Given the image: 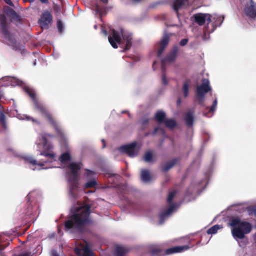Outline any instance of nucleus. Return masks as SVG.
I'll list each match as a JSON object with an SVG mask.
<instances>
[{
    "label": "nucleus",
    "mask_w": 256,
    "mask_h": 256,
    "mask_svg": "<svg viewBox=\"0 0 256 256\" xmlns=\"http://www.w3.org/2000/svg\"><path fill=\"white\" fill-rule=\"evenodd\" d=\"M71 211L73 215L66 222V230L72 234L86 230L92 223L90 218V208L88 206H80L74 207Z\"/></svg>",
    "instance_id": "f257e3e1"
},
{
    "label": "nucleus",
    "mask_w": 256,
    "mask_h": 256,
    "mask_svg": "<svg viewBox=\"0 0 256 256\" xmlns=\"http://www.w3.org/2000/svg\"><path fill=\"white\" fill-rule=\"evenodd\" d=\"M14 156L24 160V162L30 164V168L33 170L48 169L54 168L52 166H47L48 164H52L56 161L55 155L54 154H48L41 152L40 154L44 156L47 159L43 161H37L32 157L24 154H19L14 150H12Z\"/></svg>",
    "instance_id": "f03ea898"
},
{
    "label": "nucleus",
    "mask_w": 256,
    "mask_h": 256,
    "mask_svg": "<svg viewBox=\"0 0 256 256\" xmlns=\"http://www.w3.org/2000/svg\"><path fill=\"white\" fill-rule=\"evenodd\" d=\"M230 226L232 228V235L237 241L238 239H244L245 235L250 233L252 230V226L250 223L242 221L239 218L232 219Z\"/></svg>",
    "instance_id": "7ed1b4c3"
},
{
    "label": "nucleus",
    "mask_w": 256,
    "mask_h": 256,
    "mask_svg": "<svg viewBox=\"0 0 256 256\" xmlns=\"http://www.w3.org/2000/svg\"><path fill=\"white\" fill-rule=\"evenodd\" d=\"M82 168L80 163H71L68 167L66 176L70 185V194L74 198H76V191L78 186V172Z\"/></svg>",
    "instance_id": "20e7f679"
},
{
    "label": "nucleus",
    "mask_w": 256,
    "mask_h": 256,
    "mask_svg": "<svg viewBox=\"0 0 256 256\" xmlns=\"http://www.w3.org/2000/svg\"><path fill=\"white\" fill-rule=\"evenodd\" d=\"M25 90L33 100L36 110L40 112L44 116H45L48 120L54 126L58 133L60 134L62 138L64 139V134L60 128L58 126L56 122L54 121L50 114L48 112L44 106L40 103L36 99L34 90L28 87L25 88Z\"/></svg>",
    "instance_id": "39448f33"
},
{
    "label": "nucleus",
    "mask_w": 256,
    "mask_h": 256,
    "mask_svg": "<svg viewBox=\"0 0 256 256\" xmlns=\"http://www.w3.org/2000/svg\"><path fill=\"white\" fill-rule=\"evenodd\" d=\"M132 36L129 33H125L122 30L120 33L114 30H112L108 37V41L114 48H117L118 46L122 43L126 44V50H129L132 45Z\"/></svg>",
    "instance_id": "423d86ee"
},
{
    "label": "nucleus",
    "mask_w": 256,
    "mask_h": 256,
    "mask_svg": "<svg viewBox=\"0 0 256 256\" xmlns=\"http://www.w3.org/2000/svg\"><path fill=\"white\" fill-rule=\"evenodd\" d=\"M0 30L2 33L8 45L12 46L14 50H18V46L15 36L11 34L8 30L6 22V18L5 16H0Z\"/></svg>",
    "instance_id": "0eeeda50"
},
{
    "label": "nucleus",
    "mask_w": 256,
    "mask_h": 256,
    "mask_svg": "<svg viewBox=\"0 0 256 256\" xmlns=\"http://www.w3.org/2000/svg\"><path fill=\"white\" fill-rule=\"evenodd\" d=\"M211 90L212 88L208 79H204L202 84L197 86L196 100L202 106H204V102L205 95Z\"/></svg>",
    "instance_id": "6e6552de"
},
{
    "label": "nucleus",
    "mask_w": 256,
    "mask_h": 256,
    "mask_svg": "<svg viewBox=\"0 0 256 256\" xmlns=\"http://www.w3.org/2000/svg\"><path fill=\"white\" fill-rule=\"evenodd\" d=\"M52 137V136L50 134H40L36 142V150L38 152H41L42 150H50L54 148V146L48 143L47 140V138Z\"/></svg>",
    "instance_id": "1a4fd4ad"
},
{
    "label": "nucleus",
    "mask_w": 256,
    "mask_h": 256,
    "mask_svg": "<svg viewBox=\"0 0 256 256\" xmlns=\"http://www.w3.org/2000/svg\"><path fill=\"white\" fill-rule=\"evenodd\" d=\"M244 6V11L246 16L250 18H256V3L253 0H242Z\"/></svg>",
    "instance_id": "9d476101"
},
{
    "label": "nucleus",
    "mask_w": 256,
    "mask_h": 256,
    "mask_svg": "<svg viewBox=\"0 0 256 256\" xmlns=\"http://www.w3.org/2000/svg\"><path fill=\"white\" fill-rule=\"evenodd\" d=\"M136 142L123 146L118 148L120 152L128 154L130 158L136 156L138 152V148L136 147Z\"/></svg>",
    "instance_id": "9b49d317"
},
{
    "label": "nucleus",
    "mask_w": 256,
    "mask_h": 256,
    "mask_svg": "<svg viewBox=\"0 0 256 256\" xmlns=\"http://www.w3.org/2000/svg\"><path fill=\"white\" fill-rule=\"evenodd\" d=\"M52 20V16L50 12L46 10L43 13L39 22L42 29H48Z\"/></svg>",
    "instance_id": "f8f14e48"
},
{
    "label": "nucleus",
    "mask_w": 256,
    "mask_h": 256,
    "mask_svg": "<svg viewBox=\"0 0 256 256\" xmlns=\"http://www.w3.org/2000/svg\"><path fill=\"white\" fill-rule=\"evenodd\" d=\"M195 22L200 26H203L206 22L208 24L212 22L211 14L199 13L194 16Z\"/></svg>",
    "instance_id": "ddd939ff"
},
{
    "label": "nucleus",
    "mask_w": 256,
    "mask_h": 256,
    "mask_svg": "<svg viewBox=\"0 0 256 256\" xmlns=\"http://www.w3.org/2000/svg\"><path fill=\"white\" fill-rule=\"evenodd\" d=\"M177 209V206L176 204H174L170 206L168 210L162 212L160 216V224H162L172 214L175 212Z\"/></svg>",
    "instance_id": "4468645a"
},
{
    "label": "nucleus",
    "mask_w": 256,
    "mask_h": 256,
    "mask_svg": "<svg viewBox=\"0 0 256 256\" xmlns=\"http://www.w3.org/2000/svg\"><path fill=\"white\" fill-rule=\"evenodd\" d=\"M211 16L213 28L210 32L206 30V33L210 34L213 32L218 26H222L224 18L223 16H218L216 14L211 15Z\"/></svg>",
    "instance_id": "2eb2a0df"
},
{
    "label": "nucleus",
    "mask_w": 256,
    "mask_h": 256,
    "mask_svg": "<svg viewBox=\"0 0 256 256\" xmlns=\"http://www.w3.org/2000/svg\"><path fill=\"white\" fill-rule=\"evenodd\" d=\"M76 253L80 256H94V252L90 250L88 246L82 245L75 248Z\"/></svg>",
    "instance_id": "dca6fc26"
},
{
    "label": "nucleus",
    "mask_w": 256,
    "mask_h": 256,
    "mask_svg": "<svg viewBox=\"0 0 256 256\" xmlns=\"http://www.w3.org/2000/svg\"><path fill=\"white\" fill-rule=\"evenodd\" d=\"M193 0H174L173 3V8L178 16V11L183 7L189 5Z\"/></svg>",
    "instance_id": "f3484780"
},
{
    "label": "nucleus",
    "mask_w": 256,
    "mask_h": 256,
    "mask_svg": "<svg viewBox=\"0 0 256 256\" xmlns=\"http://www.w3.org/2000/svg\"><path fill=\"white\" fill-rule=\"evenodd\" d=\"M170 40V36L168 34H164L163 36V38L160 42V45H159V48L158 50V57H160L164 50L166 48Z\"/></svg>",
    "instance_id": "a211bd4d"
},
{
    "label": "nucleus",
    "mask_w": 256,
    "mask_h": 256,
    "mask_svg": "<svg viewBox=\"0 0 256 256\" xmlns=\"http://www.w3.org/2000/svg\"><path fill=\"white\" fill-rule=\"evenodd\" d=\"M189 248H190L188 246H175L166 250V254L170 255L173 254L180 253L185 252Z\"/></svg>",
    "instance_id": "6ab92c4d"
},
{
    "label": "nucleus",
    "mask_w": 256,
    "mask_h": 256,
    "mask_svg": "<svg viewBox=\"0 0 256 256\" xmlns=\"http://www.w3.org/2000/svg\"><path fill=\"white\" fill-rule=\"evenodd\" d=\"M179 48L178 46L174 47L173 50L166 60H162V64L166 62H172L175 60L178 56Z\"/></svg>",
    "instance_id": "aec40b11"
},
{
    "label": "nucleus",
    "mask_w": 256,
    "mask_h": 256,
    "mask_svg": "<svg viewBox=\"0 0 256 256\" xmlns=\"http://www.w3.org/2000/svg\"><path fill=\"white\" fill-rule=\"evenodd\" d=\"M28 198L30 204L34 202H39L42 200L41 194L36 191L30 192L28 196Z\"/></svg>",
    "instance_id": "412c9836"
},
{
    "label": "nucleus",
    "mask_w": 256,
    "mask_h": 256,
    "mask_svg": "<svg viewBox=\"0 0 256 256\" xmlns=\"http://www.w3.org/2000/svg\"><path fill=\"white\" fill-rule=\"evenodd\" d=\"M192 82L190 80H186L184 82L182 92L185 98H186L188 96L190 90L192 88Z\"/></svg>",
    "instance_id": "4be33fe9"
},
{
    "label": "nucleus",
    "mask_w": 256,
    "mask_h": 256,
    "mask_svg": "<svg viewBox=\"0 0 256 256\" xmlns=\"http://www.w3.org/2000/svg\"><path fill=\"white\" fill-rule=\"evenodd\" d=\"M194 114L193 112H188L186 116V122L188 127H191L193 125L194 120Z\"/></svg>",
    "instance_id": "5701e85b"
},
{
    "label": "nucleus",
    "mask_w": 256,
    "mask_h": 256,
    "mask_svg": "<svg viewBox=\"0 0 256 256\" xmlns=\"http://www.w3.org/2000/svg\"><path fill=\"white\" fill-rule=\"evenodd\" d=\"M128 251V250L126 248L117 246L115 248V256H124Z\"/></svg>",
    "instance_id": "b1692460"
},
{
    "label": "nucleus",
    "mask_w": 256,
    "mask_h": 256,
    "mask_svg": "<svg viewBox=\"0 0 256 256\" xmlns=\"http://www.w3.org/2000/svg\"><path fill=\"white\" fill-rule=\"evenodd\" d=\"M16 112L18 113V111L17 110H16ZM16 118L21 120H26L28 121H32L34 122H38V121L34 119V118L28 116V115H24V114H16Z\"/></svg>",
    "instance_id": "393cba45"
},
{
    "label": "nucleus",
    "mask_w": 256,
    "mask_h": 256,
    "mask_svg": "<svg viewBox=\"0 0 256 256\" xmlns=\"http://www.w3.org/2000/svg\"><path fill=\"white\" fill-rule=\"evenodd\" d=\"M71 159L70 154L69 152L62 154L60 157L59 160L62 164H66Z\"/></svg>",
    "instance_id": "a878e982"
},
{
    "label": "nucleus",
    "mask_w": 256,
    "mask_h": 256,
    "mask_svg": "<svg viewBox=\"0 0 256 256\" xmlns=\"http://www.w3.org/2000/svg\"><path fill=\"white\" fill-rule=\"evenodd\" d=\"M166 116V114L164 112L162 111L158 112L155 116V119L160 123H164L165 121L164 119Z\"/></svg>",
    "instance_id": "bb28decb"
},
{
    "label": "nucleus",
    "mask_w": 256,
    "mask_h": 256,
    "mask_svg": "<svg viewBox=\"0 0 256 256\" xmlns=\"http://www.w3.org/2000/svg\"><path fill=\"white\" fill-rule=\"evenodd\" d=\"M141 178L143 182H149L150 180V172L147 170H142L141 172Z\"/></svg>",
    "instance_id": "cd10ccee"
},
{
    "label": "nucleus",
    "mask_w": 256,
    "mask_h": 256,
    "mask_svg": "<svg viewBox=\"0 0 256 256\" xmlns=\"http://www.w3.org/2000/svg\"><path fill=\"white\" fill-rule=\"evenodd\" d=\"M6 12L8 16L12 17V18L16 19L18 20H20V18L18 16L14 10H12V8H7V10H6Z\"/></svg>",
    "instance_id": "c85d7f7f"
},
{
    "label": "nucleus",
    "mask_w": 256,
    "mask_h": 256,
    "mask_svg": "<svg viewBox=\"0 0 256 256\" xmlns=\"http://www.w3.org/2000/svg\"><path fill=\"white\" fill-rule=\"evenodd\" d=\"M176 160H174L168 162L162 168L163 172H166L168 171L176 164Z\"/></svg>",
    "instance_id": "c756f323"
},
{
    "label": "nucleus",
    "mask_w": 256,
    "mask_h": 256,
    "mask_svg": "<svg viewBox=\"0 0 256 256\" xmlns=\"http://www.w3.org/2000/svg\"><path fill=\"white\" fill-rule=\"evenodd\" d=\"M222 226L215 225L211 228H209L207 231V233L208 234H214L217 233L219 230L222 229Z\"/></svg>",
    "instance_id": "7c9ffc66"
},
{
    "label": "nucleus",
    "mask_w": 256,
    "mask_h": 256,
    "mask_svg": "<svg viewBox=\"0 0 256 256\" xmlns=\"http://www.w3.org/2000/svg\"><path fill=\"white\" fill-rule=\"evenodd\" d=\"M166 127L172 128L176 126V122L173 119H168L165 120L164 122Z\"/></svg>",
    "instance_id": "2f4dec72"
},
{
    "label": "nucleus",
    "mask_w": 256,
    "mask_h": 256,
    "mask_svg": "<svg viewBox=\"0 0 256 256\" xmlns=\"http://www.w3.org/2000/svg\"><path fill=\"white\" fill-rule=\"evenodd\" d=\"M88 180L89 181L85 184L84 186V188H94L96 186L97 183L96 178H92Z\"/></svg>",
    "instance_id": "473e14b6"
},
{
    "label": "nucleus",
    "mask_w": 256,
    "mask_h": 256,
    "mask_svg": "<svg viewBox=\"0 0 256 256\" xmlns=\"http://www.w3.org/2000/svg\"><path fill=\"white\" fill-rule=\"evenodd\" d=\"M162 250L156 246L152 247L151 254L152 256L159 255L162 252Z\"/></svg>",
    "instance_id": "72a5a7b5"
},
{
    "label": "nucleus",
    "mask_w": 256,
    "mask_h": 256,
    "mask_svg": "<svg viewBox=\"0 0 256 256\" xmlns=\"http://www.w3.org/2000/svg\"><path fill=\"white\" fill-rule=\"evenodd\" d=\"M152 154L151 152H148L145 154L144 160L146 162H151L152 160Z\"/></svg>",
    "instance_id": "f704fd0d"
},
{
    "label": "nucleus",
    "mask_w": 256,
    "mask_h": 256,
    "mask_svg": "<svg viewBox=\"0 0 256 256\" xmlns=\"http://www.w3.org/2000/svg\"><path fill=\"white\" fill-rule=\"evenodd\" d=\"M96 173L90 170H87L86 174V177L87 180H90L92 178H96Z\"/></svg>",
    "instance_id": "c9c22d12"
},
{
    "label": "nucleus",
    "mask_w": 256,
    "mask_h": 256,
    "mask_svg": "<svg viewBox=\"0 0 256 256\" xmlns=\"http://www.w3.org/2000/svg\"><path fill=\"white\" fill-rule=\"evenodd\" d=\"M176 191H172L170 192L168 197L167 201L169 204H171L173 201L174 198L176 196Z\"/></svg>",
    "instance_id": "e433bc0d"
},
{
    "label": "nucleus",
    "mask_w": 256,
    "mask_h": 256,
    "mask_svg": "<svg viewBox=\"0 0 256 256\" xmlns=\"http://www.w3.org/2000/svg\"><path fill=\"white\" fill-rule=\"evenodd\" d=\"M217 105H218V100L216 98L214 100L213 104H212V108H210V110H209V112L210 113H214L216 111Z\"/></svg>",
    "instance_id": "4c0bfd02"
},
{
    "label": "nucleus",
    "mask_w": 256,
    "mask_h": 256,
    "mask_svg": "<svg viewBox=\"0 0 256 256\" xmlns=\"http://www.w3.org/2000/svg\"><path fill=\"white\" fill-rule=\"evenodd\" d=\"M57 27L58 31L60 32H62L64 31V26L62 22L60 20H58L57 22Z\"/></svg>",
    "instance_id": "58836bf2"
},
{
    "label": "nucleus",
    "mask_w": 256,
    "mask_h": 256,
    "mask_svg": "<svg viewBox=\"0 0 256 256\" xmlns=\"http://www.w3.org/2000/svg\"><path fill=\"white\" fill-rule=\"evenodd\" d=\"M188 40L187 38H184V39L182 40L180 42V46H186L188 44Z\"/></svg>",
    "instance_id": "ea45409f"
},
{
    "label": "nucleus",
    "mask_w": 256,
    "mask_h": 256,
    "mask_svg": "<svg viewBox=\"0 0 256 256\" xmlns=\"http://www.w3.org/2000/svg\"><path fill=\"white\" fill-rule=\"evenodd\" d=\"M162 83L164 85H166L168 84V81L166 79L165 74H164L162 76Z\"/></svg>",
    "instance_id": "a19ab883"
},
{
    "label": "nucleus",
    "mask_w": 256,
    "mask_h": 256,
    "mask_svg": "<svg viewBox=\"0 0 256 256\" xmlns=\"http://www.w3.org/2000/svg\"><path fill=\"white\" fill-rule=\"evenodd\" d=\"M5 2L10 6L14 7V4L12 3L11 0H4Z\"/></svg>",
    "instance_id": "79ce46f5"
},
{
    "label": "nucleus",
    "mask_w": 256,
    "mask_h": 256,
    "mask_svg": "<svg viewBox=\"0 0 256 256\" xmlns=\"http://www.w3.org/2000/svg\"><path fill=\"white\" fill-rule=\"evenodd\" d=\"M52 256H60L55 250H52Z\"/></svg>",
    "instance_id": "37998d69"
},
{
    "label": "nucleus",
    "mask_w": 256,
    "mask_h": 256,
    "mask_svg": "<svg viewBox=\"0 0 256 256\" xmlns=\"http://www.w3.org/2000/svg\"><path fill=\"white\" fill-rule=\"evenodd\" d=\"M42 4H48V0H40Z\"/></svg>",
    "instance_id": "c03bdc74"
},
{
    "label": "nucleus",
    "mask_w": 256,
    "mask_h": 256,
    "mask_svg": "<svg viewBox=\"0 0 256 256\" xmlns=\"http://www.w3.org/2000/svg\"><path fill=\"white\" fill-rule=\"evenodd\" d=\"M148 120H144L142 121V123L143 124H146V123L148 122Z\"/></svg>",
    "instance_id": "a18cd8bd"
},
{
    "label": "nucleus",
    "mask_w": 256,
    "mask_h": 256,
    "mask_svg": "<svg viewBox=\"0 0 256 256\" xmlns=\"http://www.w3.org/2000/svg\"><path fill=\"white\" fill-rule=\"evenodd\" d=\"M102 32L106 36L108 35V33L106 30H102Z\"/></svg>",
    "instance_id": "49530a36"
},
{
    "label": "nucleus",
    "mask_w": 256,
    "mask_h": 256,
    "mask_svg": "<svg viewBox=\"0 0 256 256\" xmlns=\"http://www.w3.org/2000/svg\"><path fill=\"white\" fill-rule=\"evenodd\" d=\"M160 130V129L159 128H155L154 130V134H156V132H158V131Z\"/></svg>",
    "instance_id": "de8ad7c7"
},
{
    "label": "nucleus",
    "mask_w": 256,
    "mask_h": 256,
    "mask_svg": "<svg viewBox=\"0 0 256 256\" xmlns=\"http://www.w3.org/2000/svg\"><path fill=\"white\" fill-rule=\"evenodd\" d=\"M238 243H239V245H240V247H242V246H245V245H246V244H242V242H241V243L238 242Z\"/></svg>",
    "instance_id": "09e8293b"
},
{
    "label": "nucleus",
    "mask_w": 256,
    "mask_h": 256,
    "mask_svg": "<svg viewBox=\"0 0 256 256\" xmlns=\"http://www.w3.org/2000/svg\"><path fill=\"white\" fill-rule=\"evenodd\" d=\"M18 256H28V254H20V255H19Z\"/></svg>",
    "instance_id": "8fccbe9b"
},
{
    "label": "nucleus",
    "mask_w": 256,
    "mask_h": 256,
    "mask_svg": "<svg viewBox=\"0 0 256 256\" xmlns=\"http://www.w3.org/2000/svg\"><path fill=\"white\" fill-rule=\"evenodd\" d=\"M28 0L31 3L34 2L35 1V0Z\"/></svg>",
    "instance_id": "3c124183"
},
{
    "label": "nucleus",
    "mask_w": 256,
    "mask_h": 256,
    "mask_svg": "<svg viewBox=\"0 0 256 256\" xmlns=\"http://www.w3.org/2000/svg\"><path fill=\"white\" fill-rule=\"evenodd\" d=\"M180 102H181V100H178V104H180Z\"/></svg>",
    "instance_id": "603ef678"
},
{
    "label": "nucleus",
    "mask_w": 256,
    "mask_h": 256,
    "mask_svg": "<svg viewBox=\"0 0 256 256\" xmlns=\"http://www.w3.org/2000/svg\"><path fill=\"white\" fill-rule=\"evenodd\" d=\"M102 142H104V146H103V148H104L106 146V144H105V143H104V140H102Z\"/></svg>",
    "instance_id": "864d4df0"
},
{
    "label": "nucleus",
    "mask_w": 256,
    "mask_h": 256,
    "mask_svg": "<svg viewBox=\"0 0 256 256\" xmlns=\"http://www.w3.org/2000/svg\"><path fill=\"white\" fill-rule=\"evenodd\" d=\"M36 61H35V62H34V66H36Z\"/></svg>",
    "instance_id": "5fc2aeb1"
},
{
    "label": "nucleus",
    "mask_w": 256,
    "mask_h": 256,
    "mask_svg": "<svg viewBox=\"0 0 256 256\" xmlns=\"http://www.w3.org/2000/svg\"><path fill=\"white\" fill-rule=\"evenodd\" d=\"M204 116H208V117H211L212 116H208L207 115V114H204Z\"/></svg>",
    "instance_id": "6e6d98bb"
},
{
    "label": "nucleus",
    "mask_w": 256,
    "mask_h": 256,
    "mask_svg": "<svg viewBox=\"0 0 256 256\" xmlns=\"http://www.w3.org/2000/svg\"><path fill=\"white\" fill-rule=\"evenodd\" d=\"M156 64V62H154V64H153V67H154V65H155Z\"/></svg>",
    "instance_id": "4d7b16f0"
},
{
    "label": "nucleus",
    "mask_w": 256,
    "mask_h": 256,
    "mask_svg": "<svg viewBox=\"0 0 256 256\" xmlns=\"http://www.w3.org/2000/svg\"><path fill=\"white\" fill-rule=\"evenodd\" d=\"M94 28H95V29H97V26H94Z\"/></svg>",
    "instance_id": "13d9d810"
}]
</instances>
